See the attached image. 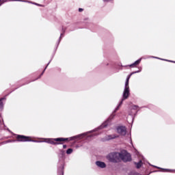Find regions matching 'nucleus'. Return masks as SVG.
Wrapping results in <instances>:
<instances>
[{
	"instance_id": "obj_1",
	"label": "nucleus",
	"mask_w": 175,
	"mask_h": 175,
	"mask_svg": "<svg viewBox=\"0 0 175 175\" xmlns=\"http://www.w3.org/2000/svg\"><path fill=\"white\" fill-rule=\"evenodd\" d=\"M85 134H81V135H79L75 137H71L69 138H47V139H44L43 141H37V143H49V144H59V143H58V142H66L68 140V142H70L72 140H74V139H82L83 137L85 135Z\"/></svg>"
},
{
	"instance_id": "obj_2",
	"label": "nucleus",
	"mask_w": 175,
	"mask_h": 175,
	"mask_svg": "<svg viewBox=\"0 0 175 175\" xmlns=\"http://www.w3.org/2000/svg\"><path fill=\"white\" fill-rule=\"evenodd\" d=\"M131 79V75L126 78L124 89L122 94V100L128 99L129 98L130 90H129V79Z\"/></svg>"
},
{
	"instance_id": "obj_3",
	"label": "nucleus",
	"mask_w": 175,
	"mask_h": 175,
	"mask_svg": "<svg viewBox=\"0 0 175 175\" xmlns=\"http://www.w3.org/2000/svg\"><path fill=\"white\" fill-rule=\"evenodd\" d=\"M107 159L110 162H113L114 163L120 162V161H121V153H111L107 156Z\"/></svg>"
},
{
	"instance_id": "obj_4",
	"label": "nucleus",
	"mask_w": 175,
	"mask_h": 175,
	"mask_svg": "<svg viewBox=\"0 0 175 175\" xmlns=\"http://www.w3.org/2000/svg\"><path fill=\"white\" fill-rule=\"evenodd\" d=\"M120 161H123L124 162H129V161L132 160V157H131V154L128 153L126 151H122L120 152Z\"/></svg>"
},
{
	"instance_id": "obj_5",
	"label": "nucleus",
	"mask_w": 175,
	"mask_h": 175,
	"mask_svg": "<svg viewBox=\"0 0 175 175\" xmlns=\"http://www.w3.org/2000/svg\"><path fill=\"white\" fill-rule=\"evenodd\" d=\"M16 139L18 142H35L31 139V137L24 135H17Z\"/></svg>"
},
{
	"instance_id": "obj_6",
	"label": "nucleus",
	"mask_w": 175,
	"mask_h": 175,
	"mask_svg": "<svg viewBox=\"0 0 175 175\" xmlns=\"http://www.w3.org/2000/svg\"><path fill=\"white\" fill-rule=\"evenodd\" d=\"M117 133L120 135V136H125L126 135V129L125 126H119L117 129Z\"/></svg>"
},
{
	"instance_id": "obj_7",
	"label": "nucleus",
	"mask_w": 175,
	"mask_h": 175,
	"mask_svg": "<svg viewBox=\"0 0 175 175\" xmlns=\"http://www.w3.org/2000/svg\"><path fill=\"white\" fill-rule=\"evenodd\" d=\"M96 165L98 167H100V169H105V167H106V163L103 161H96Z\"/></svg>"
},
{
	"instance_id": "obj_8",
	"label": "nucleus",
	"mask_w": 175,
	"mask_h": 175,
	"mask_svg": "<svg viewBox=\"0 0 175 175\" xmlns=\"http://www.w3.org/2000/svg\"><path fill=\"white\" fill-rule=\"evenodd\" d=\"M140 62H142V59H139L138 60L135 61L133 64H131L130 66H135L136 65H139V64H140Z\"/></svg>"
},
{
	"instance_id": "obj_9",
	"label": "nucleus",
	"mask_w": 175,
	"mask_h": 175,
	"mask_svg": "<svg viewBox=\"0 0 175 175\" xmlns=\"http://www.w3.org/2000/svg\"><path fill=\"white\" fill-rule=\"evenodd\" d=\"M107 124H108V121H106L105 122H104L101 126H100V129H103V128H106V126H107Z\"/></svg>"
},
{
	"instance_id": "obj_10",
	"label": "nucleus",
	"mask_w": 175,
	"mask_h": 175,
	"mask_svg": "<svg viewBox=\"0 0 175 175\" xmlns=\"http://www.w3.org/2000/svg\"><path fill=\"white\" fill-rule=\"evenodd\" d=\"M117 137H118V135H109L108 139H116Z\"/></svg>"
},
{
	"instance_id": "obj_11",
	"label": "nucleus",
	"mask_w": 175,
	"mask_h": 175,
	"mask_svg": "<svg viewBox=\"0 0 175 175\" xmlns=\"http://www.w3.org/2000/svg\"><path fill=\"white\" fill-rule=\"evenodd\" d=\"M72 152H73V149H72V148H69L66 151V154H72Z\"/></svg>"
},
{
	"instance_id": "obj_12",
	"label": "nucleus",
	"mask_w": 175,
	"mask_h": 175,
	"mask_svg": "<svg viewBox=\"0 0 175 175\" xmlns=\"http://www.w3.org/2000/svg\"><path fill=\"white\" fill-rule=\"evenodd\" d=\"M142 167V161H140L139 163H138L137 164V167L139 169V167Z\"/></svg>"
},
{
	"instance_id": "obj_13",
	"label": "nucleus",
	"mask_w": 175,
	"mask_h": 175,
	"mask_svg": "<svg viewBox=\"0 0 175 175\" xmlns=\"http://www.w3.org/2000/svg\"><path fill=\"white\" fill-rule=\"evenodd\" d=\"M3 106V103H2V99L0 100V109Z\"/></svg>"
},
{
	"instance_id": "obj_14",
	"label": "nucleus",
	"mask_w": 175,
	"mask_h": 175,
	"mask_svg": "<svg viewBox=\"0 0 175 175\" xmlns=\"http://www.w3.org/2000/svg\"><path fill=\"white\" fill-rule=\"evenodd\" d=\"M102 1H103V2H111L114 0H102Z\"/></svg>"
},
{
	"instance_id": "obj_15",
	"label": "nucleus",
	"mask_w": 175,
	"mask_h": 175,
	"mask_svg": "<svg viewBox=\"0 0 175 175\" xmlns=\"http://www.w3.org/2000/svg\"><path fill=\"white\" fill-rule=\"evenodd\" d=\"M163 172H172L170 170L162 169Z\"/></svg>"
},
{
	"instance_id": "obj_16",
	"label": "nucleus",
	"mask_w": 175,
	"mask_h": 175,
	"mask_svg": "<svg viewBox=\"0 0 175 175\" xmlns=\"http://www.w3.org/2000/svg\"><path fill=\"white\" fill-rule=\"evenodd\" d=\"M139 72H142V70L135 71V72H133V74H134V73H139Z\"/></svg>"
},
{
	"instance_id": "obj_17",
	"label": "nucleus",
	"mask_w": 175,
	"mask_h": 175,
	"mask_svg": "<svg viewBox=\"0 0 175 175\" xmlns=\"http://www.w3.org/2000/svg\"><path fill=\"white\" fill-rule=\"evenodd\" d=\"M79 12H83V8H79Z\"/></svg>"
},
{
	"instance_id": "obj_18",
	"label": "nucleus",
	"mask_w": 175,
	"mask_h": 175,
	"mask_svg": "<svg viewBox=\"0 0 175 175\" xmlns=\"http://www.w3.org/2000/svg\"><path fill=\"white\" fill-rule=\"evenodd\" d=\"M63 148H66V145H64Z\"/></svg>"
},
{
	"instance_id": "obj_19",
	"label": "nucleus",
	"mask_w": 175,
	"mask_h": 175,
	"mask_svg": "<svg viewBox=\"0 0 175 175\" xmlns=\"http://www.w3.org/2000/svg\"><path fill=\"white\" fill-rule=\"evenodd\" d=\"M1 1H2V0H0V6H1V5H2Z\"/></svg>"
},
{
	"instance_id": "obj_20",
	"label": "nucleus",
	"mask_w": 175,
	"mask_h": 175,
	"mask_svg": "<svg viewBox=\"0 0 175 175\" xmlns=\"http://www.w3.org/2000/svg\"><path fill=\"white\" fill-rule=\"evenodd\" d=\"M120 105H122V101L120 102V104L119 106H120Z\"/></svg>"
},
{
	"instance_id": "obj_21",
	"label": "nucleus",
	"mask_w": 175,
	"mask_h": 175,
	"mask_svg": "<svg viewBox=\"0 0 175 175\" xmlns=\"http://www.w3.org/2000/svg\"><path fill=\"white\" fill-rule=\"evenodd\" d=\"M132 75H133V73H132L131 75H130V76H132Z\"/></svg>"
},
{
	"instance_id": "obj_22",
	"label": "nucleus",
	"mask_w": 175,
	"mask_h": 175,
	"mask_svg": "<svg viewBox=\"0 0 175 175\" xmlns=\"http://www.w3.org/2000/svg\"><path fill=\"white\" fill-rule=\"evenodd\" d=\"M153 58H158V57H153Z\"/></svg>"
},
{
	"instance_id": "obj_23",
	"label": "nucleus",
	"mask_w": 175,
	"mask_h": 175,
	"mask_svg": "<svg viewBox=\"0 0 175 175\" xmlns=\"http://www.w3.org/2000/svg\"><path fill=\"white\" fill-rule=\"evenodd\" d=\"M16 1H21V0H16Z\"/></svg>"
}]
</instances>
